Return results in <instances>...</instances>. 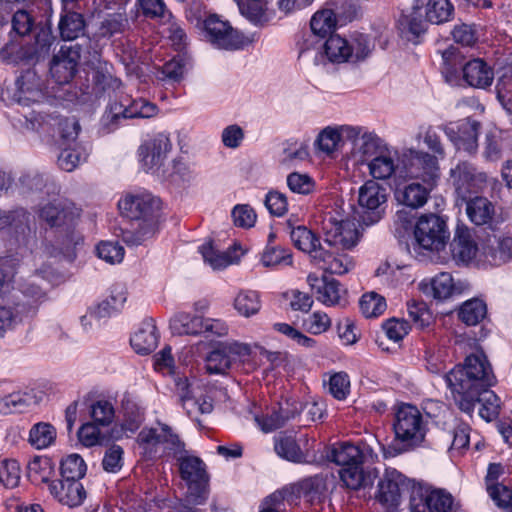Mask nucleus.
I'll list each match as a JSON object with an SVG mask.
<instances>
[{
    "instance_id": "obj_51",
    "label": "nucleus",
    "mask_w": 512,
    "mask_h": 512,
    "mask_svg": "<svg viewBox=\"0 0 512 512\" xmlns=\"http://www.w3.org/2000/svg\"><path fill=\"white\" fill-rule=\"evenodd\" d=\"M487 315L486 304L479 299L468 300L459 309V319L468 326L479 324Z\"/></svg>"
},
{
    "instance_id": "obj_55",
    "label": "nucleus",
    "mask_w": 512,
    "mask_h": 512,
    "mask_svg": "<svg viewBox=\"0 0 512 512\" xmlns=\"http://www.w3.org/2000/svg\"><path fill=\"white\" fill-rule=\"evenodd\" d=\"M86 471L87 465L78 454H70L61 461V479L80 480L85 476Z\"/></svg>"
},
{
    "instance_id": "obj_29",
    "label": "nucleus",
    "mask_w": 512,
    "mask_h": 512,
    "mask_svg": "<svg viewBox=\"0 0 512 512\" xmlns=\"http://www.w3.org/2000/svg\"><path fill=\"white\" fill-rule=\"evenodd\" d=\"M433 187L425 183L411 182L403 186L398 185L394 196L399 204L407 208L417 209L425 205Z\"/></svg>"
},
{
    "instance_id": "obj_61",
    "label": "nucleus",
    "mask_w": 512,
    "mask_h": 512,
    "mask_svg": "<svg viewBox=\"0 0 512 512\" xmlns=\"http://www.w3.org/2000/svg\"><path fill=\"white\" fill-rule=\"evenodd\" d=\"M157 230V227L151 224L137 223V226L132 229L122 230V241L128 246H138L144 241L151 238Z\"/></svg>"
},
{
    "instance_id": "obj_28",
    "label": "nucleus",
    "mask_w": 512,
    "mask_h": 512,
    "mask_svg": "<svg viewBox=\"0 0 512 512\" xmlns=\"http://www.w3.org/2000/svg\"><path fill=\"white\" fill-rule=\"evenodd\" d=\"M450 248L453 259L465 264L476 256L478 250L471 231L464 225H457Z\"/></svg>"
},
{
    "instance_id": "obj_32",
    "label": "nucleus",
    "mask_w": 512,
    "mask_h": 512,
    "mask_svg": "<svg viewBox=\"0 0 512 512\" xmlns=\"http://www.w3.org/2000/svg\"><path fill=\"white\" fill-rule=\"evenodd\" d=\"M79 214L74 209L60 202H49L39 210V217L50 227L71 226Z\"/></svg>"
},
{
    "instance_id": "obj_21",
    "label": "nucleus",
    "mask_w": 512,
    "mask_h": 512,
    "mask_svg": "<svg viewBox=\"0 0 512 512\" xmlns=\"http://www.w3.org/2000/svg\"><path fill=\"white\" fill-rule=\"evenodd\" d=\"M29 213L22 209H0V240H8L13 244L18 242V235L28 229Z\"/></svg>"
},
{
    "instance_id": "obj_62",
    "label": "nucleus",
    "mask_w": 512,
    "mask_h": 512,
    "mask_svg": "<svg viewBox=\"0 0 512 512\" xmlns=\"http://www.w3.org/2000/svg\"><path fill=\"white\" fill-rule=\"evenodd\" d=\"M488 261L495 266H500L512 259V234L498 241L497 247L488 248L485 252Z\"/></svg>"
},
{
    "instance_id": "obj_33",
    "label": "nucleus",
    "mask_w": 512,
    "mask_h": 512,
    "mask_svg": "<svg viewBox=\"0 0 512 512\" xmlns=\"http://www.w3.org/2000/svg\"><path fill=\"white\" fill-rule=\"evenodd\" d=\"M274 450L276 454L293 463H307L306 454L301 450L296 438L287 432H280L274 436Z\"/></svg>"
},
{
    "instance_id": "obj_12",
    "label": "nucleus",
    "mask_w": 512,
    "mask_h": 512,
    "mask_svg": "<svg viewBox=\"0 0 512 512\" xmlns=\"http://www.w3.org/2000/svg\"><path fill=\"white\" fill-rule=\"evenodd\" d=\"M387 189L374 180L366 181L358 191V205L364 225L370 226L383 217L387 202Z\"/></svg>"
},
{
    "instance_id": "obj_60",
    "label": "nucleus",
    "mask_w": 512,
    "mask_h": 512,
    "mask_svg": "<svg viewBox=\"0 0 512 512\" xmlns=\"http://www.w3.org/2000/svg\"><path fill=\"white\" fill-rule=\"evenodd\" d=\"M431 491L428 486L409 479V484L405 492L410 493L411 512H426V500Z\"/></svg>"
},
{
    "instance_id": "obj_13",
    "label": "nucleus",
    "mask_w": 512,
    "mask_h": 512,
    "mask_svg": "<svg viewBox=\"0 0 512 512\" xmlns=\"http://www.w3.org/2000/svg\"><path fill=\"white\" fill-rule=\"evenodd\" d=\"M403 165L401 173L415 179H421L429 186H435L439 178V166L437 156L427 152L409 149L402 155Z\"/></svg>"
},
{
    "instance_id": "obj_9",
    "label": "nucleus",
    "mask_w": 512,
    "mask_h": 512,
    "mask_svg": "<svg viewBox=\"0 0 512 512\" xmlns=\"http://www.w3.org/2000/svg\"><path fill=\"white\" fill-rule=\"evenodd\" d=\"M324 244L335 255H345L339 250H350L359 240V231L353 220L337 219L334 216L325 217L323 221Z\"/></svg>"
},
{
    "instance_id": "obj_45",
    "label": "nucleus",
    "mask_w": 512,
    "mask_h": 512,
    "mask_svg": "<svg viewBox=\"0 0 512 512\" xmlns=\"http://www.w3.org/2000/svg\"><path fill=\"white\" fill-rule=\"evenodd\" d=\"M317 37L312 32L303 35L302 41L298 43L299 59H311L314 65L325 64V56L322 51L323 43Z\"/></svg>"
},
{
    "instance_id": "obj_56",
    "label": "nucleus",
    "mask_w": 512,
    "mask_h": 512,
    "mask_svg": "<svg viewBox=\"0 0 512 512\" xmlns=\"http://www.w3.org/2000/svg\"><path fill=\"white\" fill-rule=\"evenodd\" d=\"M427 20H423L420 10H415L410 14H402L398 19V27L402 33H408L413 38H418L427 30Z\"/></svg>"
},
{
    "instance_id": "obj_5",
    "label": "nucleus",
    "mask_w": 512,
    "mask_h": 512,
    "mask_svg": "<svg viewBox=\"0 0 512 512\" xmlns=\"http://www.w3.org/2000/svg\"><path fill=\"white\" fill-rule=\"evenodd\" d=\"M141 453L146 459L152 460L161 455V448L168 454L177 456L184 451L185 443L173 432L172 428L159 423V429L144 427L136 439Z\"/></svg>"
},
{
    "instance_id": "obj_1",
    "label": "nucleus",
    "mask_w": 512,
    "mask_h": 512,
    "mask_svg": "<svg viewBox=\"0 0 512 512\" xmlns=\"http://www.w3.org/2000/svg\"><path fill=\"white\" fill-rule=\"evenodd\" d=\"M447 387L450 389L456 404L469 410L483 387L496 384V377L491 364L483 352L468 355L463 364L456 365L444 375Z\"/></svg>"
},
{
    "instance_id": "obj_50",
    "label": "nucleus",
    "mask_w": 512,
    "mask_h": 512,
    "mask_svg": "<svg viewBox=\"0 0 512 512\" xmlns=\"http://www.w3.org/2000/svg\"><path fill=\"white\" fill-rule=\"evenodd\" d=\"M337 22L332 15V12L327 6L317 11L311 18L310 28L311 32L318 36L320 39H324L327 36L333 35L332 33L336 29Z\"/></svg>"
},
{
    "instance_id": "obj_34",
    "label": "nucleus",
    "mask_w": 512,
    "mask_h": 512,
    "mask_svg": "<svg viewBox=\"0 0 512 512\" xmlns=\"http://www.w3.org/2000/svg\"><path fill=\"white\" fill-rule=\"evenodd\" d=\"M126 293L122 287H114L107 299L89 310L91 319L100 321L118 313L126 302Z\"/></svg>"
},
{
    "instance_id": "obj_3",
    "label": "nucleus",
    "mask_w": 512,
    "mask_h": 512,
    "mask_svg": "<svg viewBox=\"0 0 512 512\" xmlns=\"http://www.w3.org/2000/svg\"><path fill=\"white\" fill-rule=\"evenodd\" d=\"M178 469L181 479L186 483L187 492L181 512H201L191 505H202L209 495V474L205 462L194 455H188L184 451L177 456Z\"/></svg>"
},
{
    "instance_id": "obj_16",
    "label": "nucleus",
    "mask_w": 512,
    "mask_h": 512,
    "mask_svg": "<svg viewBox=\"0 0 512 512\" xmlns=\"http://www.w3.org/2000/svg\"><path fill=\"white\" fill-rule=\"evenodd\" d=\"M81 58L79 44L61 46L50 62V74L59 85L68 84L75 77Z\"/></svg>"
},
{
    "instance_id": "obj_23",
    "label": "nucleus",
    "mask_w": 512,
    "mask_h": 512,
    "mask_svg": "<svg viewBox=\"0 0 512 512\" xmlns=\"http://www.w3.org/2000/svg\"><path fill=\"white\" fill-rule=\"evenodd\" d=\"M469 87L489 88L494 80L493 68L481 58H473L462 66V78Z\"/></svg>"
},
{
    "instance_id": "obj_17",
    "label": "nucleus",
    "mask_w": 512,
    "mask_h": 512,
    "mask_svg": "<svg viewBox=\"0 0 512 512\" xmlns=\"http://www.w3.org/2000/svg\"><path fill=\"white\" fill-rule=\"evenodd\" d=\"M451 177L457 195L467 200L472 194L478 193L486 183V173L479 171L469 162H460L451 169Z\"/></svg>"
},
{
    "instance_id": "obj_35",
    "label": "nucleus",
    "mask_w": 512,
    "mask_h": 512,
    "mask_svg": "<svg viewBox=\"0 0 512 512\" xmlns=\"http://www.w3.org/2000/svg\"><path fill=\"white\" fill-rule=\"evenodd\" d=\"M504 473V467L500 463H490L485 477L486 490L493 501L504 502L512 497V490L499 483V478Z\"/></svg>"
},
{
    "instance_id": "obj_2",
    "label": "nucleus",
    "mask_w": 512,
    "mask_h": 512,
    "mask_svg": "<svg viewBox=\"0 0 512 512\" xmlns=\"http://www.w3.org/2000/svg\"><path fill=\"white\" fill-rule=\"evenodd\" d=\"M291 241L294 246L309 254L311 261L330 274L342 275L352 269L354 263L348 255H335L322 243L319 237L304 225L295 226L291 219L287 220Z\"/></svg>"
},
{
    "instance_id": "obj_48",
    "label": "nucleus",
    "mask_w": 512,
    "mask_h": 512,
    "mask_svg": "<svg viewBox=\"0 0 512 512\" xmlns=\"http://www.w3.org/2000/svg\"><path fill=\"white\" fill-rule=\"evenodd\" d=\"M112 66L105 64L98 66L93 70L92 82L94 89L99 93H110L116 91L122 85L119 78L111 72Z\"/></svg>"
},
{
    "instance_id": "obj_44",
    "label": "nucleus",
    "mask_w": 512,
    "mask_h": 512,
    "mask_svg": "<svg viewBox=\"0 0 512 512\" xmlns=\"http://www.w3.org/2000/svg\"><path fill=\"white\" fill-rule=\"evenodd\" d=\"M35 395L31 392H14L0 399V413H22L31 405L36 404Z\"/></svg>"
},
{
    "instance_id": "obj_27",
    "label": "nucleus",
    "mask_w": 512,
    "mask_h": 512,
    "mask_svg": "<svg viewBox=\"0 0 512 512\" xmlns=\"http://www.w3.org/2000/svg\"><path fill=\"white\" fill-rule=\"evenodd\" d=\"M490 388L491 387H483V389L481 388V390L478 391L479 393L474 397L475 399L471 401L472 405L469 410H465L460 404H457L458 408L471 416L476 404H480V417L487 422L495 420L500 414L501 400Z\"/></svg>"
},
{
    "instance_id": "obj_38",
    "label": "nucleus",
    "mask_w": 512,
    "mask_h": 512,
    "mask_svg": "<svg viewBox=\"0 0 512 512\" xmlns=\"http://www.w3.org/2000/svg\"><path fill=\"white\" fill-rule=\"evenodd\" d=\"M239 11L249 22L256 26H264L269 22L266 0H235Z\"/></svg>"
},
{
    "instance_id": "obj_30",
    "label": "nucleus",
    "mask_w": 512,
    "mask_h": 512,
    "mask_svg": "<svg viewBox=\"0 0 512 512\" xmlns=\"http://www.w3.org/2000/svg\"><path fill=\"white\" fill-rule=\"evenodd\" d=\"M339 475L347 488L358 490L372 486L374 480L379 475V471L373 467L364 468L363 464H356L341 468Z\"/></svg>"
},
{
    "instance_id": "obj_59",
    "label": "nucleus",
    "mask_w": 512,
    "mask_h": 512,
    "mask_svg": "<svg viewBox=\"0 0 512 512\" xmlns=\"http://www.w3.org/2000/svg\"><path fill=\"white\" fill-rule=\"evenodd\" d=\"M235 309L243 316L257 314L261 308L259 294L256 291H241L234 300Z\"/></svg>"
},
{
    "instance_id": "obj_49",
    "label": "nucleus",
    "mask_w": 512,
    "mask_h": 512,
    "mask_svg": "<svg viewBox=\"0 0 512 512\" xmlns=\"http://www.w3.org/2000/svg\"><path fill=\"white\" fill-rule=\"evenodd\" d=\"M56 429L46 422L34 424L29 432V443L36 449H45L51 446L56 440Z\"/></svg>"
},
{
    "instance_id": "obj_41",
    "label": "nucleus",
    "mask_w": 512,
    "mask_h": 512,
    "mask_svg": "<svg viewBox=\"0 0 512 512\" xmlns=\"http://www.w3.org/2000/svg\"><path fill=\"white\" fill-rule=\"evenodd\" d=\"M329 461L345 468L348 466L361 464V451L358 446L345 442L339 446H334L327 454Z\"/></svg>"
},
{
    "instance_id": "obj_6",
    "label": "nucleus",
    "mask_w": 512,
    "mask_h": 512,
    "mask_svg": "<svg viewBox=\"0 0 512 512\" xmlns=\"http://www.w3.org/2000/svg\"><path fill=\"white\" fill-rule=\"evenodd\" d=\"M393 430L396 440L406 448H414L424 441L427 427L416 406L401 404L394 415Z\"/></svg>"
},
{
    "instance_id": "obj_53",
    "label": "nucleus",
    "mask_w": 512,
    "mask_h": 512,
    "mask_svg": "<svg viewBox=\"0 0 512 512\" xmlns=\"http://www.w3.org/2000/svg\"><path fill=\"white\" fill-rule=\"evenodd\" d=\"M186 65L187 60L178 55L157 70V79L167 83H179L183 79Z\"/></svg>"
},
{
    "instance_id": "obj_46",
    "label": "nucleus",
    "mask_w": 512,
    "mask_h": 512,
    "mask_svg": "<svg viewBox=\"0 0 512 512\" xmlns=\"http://www.w3.org/2000/svg\"><path fill=\"white\" fill-rule=\"evenodd\" d=\"M337 24L344 25L358 16L360 7L356 0H330L326 3Z\"/></svg>"
},
{
    "instance_id": "obj_10",
    "label": "nucleus",
    "mask_w": 512,
    "mask_h": 512,
    "mask_svg": "<svg viewBox=\"0 0 512 512\" xmlns=\"http://www.w3.org/2000/svg\"><path fill=\"white\" fill-rule=\"evenodd\" d=\"M121 213L139 223L158 226L160 200L150 193L128 194L118 202Z\"/></svg>"
},
{
    "instance_id": "obj_54",
    "label": "nucleus",
    "mask_w": 512,
    "mask_h": 512,
    "mask_svg": "<svg viewBox=\"0 0 512 512\" xmlns=\"http://www.w3.org/2000/svg\"><path fill=\"white\" fill-rule=\"evenodd\" d=\"M123 120H126L123 114V102L110 104L100 119L99 133L105 135L114 132Z\"/></svg>"
},
{
    "instance_id": "obj_36",
    "label": "nucleus",
    "mask_w": 512,
    "mask_h": 512,
    "mask_svg": "<svg viewBox=\"0 0 512 512\" xmlns=\"http://www.w3.org/2000/svg\"><path fill=\"white\" fill-rule=\"evenodd\" d=\"M275 234L270 233L268 243L262 253L261 261L265 267L292 265L293 257L290 249L275 244Z\"/></svg>"
},
{
    "instance_id": "obj_52",
    "label": "nucleus",
    "mask_w": 512,
    "mask_h": 512,
    "mask_svg": "<svg viewBox=\"0 0 512 512\" xmlns=\"http://www.w3.org/2000/svg\"><path fill=\"white\" fill-rule=\"evenodd\" d=\"M407 313L413 325L420 330L428 328L433 323V314L422 300H409Z\"/></svg>"
},
{
    "instance_id": "obj_42",
    "label": "nucleus",
    "mask_w": 512,
    "mask_h": 512,
    "mask_svg": "<svg viewBox=\"0 0 512 512\" xmlns=\"http://www.w3.org/2000/svg\"><path fill=\"white\" fill-rule=\"evenodd\" d=\"M204 318L201 316L180 313L170 323L173 334L199 335L204 333Z\"/></svg>"
},
{
    "instance_id": "obj_8",
    "label": "nucleus",
    "mask_w": 512,
    "mask_h": 512,
    "mask_svg": "<svg viewBox=\"0 0 512 512\" xmlns=\"http://www.w3.org/2000/svg\"><path fill=\"white\" fill-rule=\"evenodd\" d=\"M409 478L394 468H386L383 475L379 477L374 501L381 512H399L402 495L407 489Z\"/></svg>"
},
{
    "instance_id": "obj_58",
    "label": "nucleus",
    "mask_w": 512,
    "mask_h": 512,
    "mask_svg": "<svg viewBox=\"0 0 512 512\" xmlns=\"http://www.w3.org/2000/svg\"><path fill=\"white\" fill-rule=\"evenodd\" d=\"M21 467L17 460L0 458V484L5 488H15L21 479Z\"/></svg>"
},
{
    "instance_id": "obj_64",
    "label": "nucleus",
    "mask_w": 512,
    "mask_h": 512,
    "mask_svg": "<svg viewBox=\"0 0 512 512\" xmlns=\"http://www.w3.org/2000/svg\"><path fill=\"white\" fill-rule=\"evenodd\" d=\"M497 98L503 107L512 113V74L504 69L496 84Z\"/></svg>"
},
{
    "instance_id": "obj_11",
    "label": "nucleus",
    "mask_w": 512,
    "mask_h": 512,
    "mask_svg": "<svg viewBox=\"0 0 512 512\" xmlns=\"http://www.w3.org/2000/svg\"><path fill=\"white\" fill-rule=\"evenodd\" d=\"M204 30L213 45L226 50L243 49L254 41V35L243 34L234 29L227 21L219 19L217 15H210L206 18Z\"/></svg>"
},
{
    "instance_id": "obj_18",
    "label": "nucleus",
    "mask_w": 512,
    "mask_h": 512,
    "mask_svg": "<svg viewBox=\"0 0 512 512\" xmlns=\"http://www.w3.org/2000/svg\"><path fill=\"white\" fill-rule=\"evenodd\" d=\"M480 123L466 118L444 126L443 131L457 150L475 153L478 148Z\"/></svg>"
},
{
    "instance_id": "obj_57",
    "label": "nucleus",
    "mask_w": 512,
    "mask_h": 512,
    "mask_svg": "<svg viewBox=\"0 0 512 512\" xmlns=\"http://www.w3.org/2000/svg\"><path fill=\"white\" fill-rule=\"evenodd\" d=\"M158 111L156 104L144 98L133 99L129 104L123 103V114L126 119L151 118L156 116Z\"/></svg>"
},
{
    "instance_id": "obj_19",
    "label": "nucleus",
    "mask_w": 512,
    "mask_h": 512,
    "mask_svg": "<svg viewBox=\"0 0 512 512\" xmlns=\"http://www.w3.org/2000/svg\"><path fill=\"white\" fill-rule=\"evenodd\" d=\"M172 148L169 135L159 132L145 140L138 148V156L146 172L162 165Z\"/></svg>"
},
{
    "instance_id": "obj_63",
    "label": "nucleus",
    "mask_w": 512,
    "mask_h": 512,
    "mask_svg": "<svg viewBox=\"0 0 512 512\" xmlns=\"http://www.w3.org/2000/svg\"><path fill=\"white\" fill-rule=\"evenodd\" d=\"M359 307L366 318H371L380 316L386 310L387 304L384 297L370 292L360 298Z\"/></svg>"
},
{
    "instance_id": "obj_47",
    "label": "nucleus",
    "mask_w": 512,
    "mask_h": 512,
    "mask_svg": "<svg viewBox=\"0 0 512 512\" xmlns=\"http://www.w3.org/2000/svg\"><path fill=\"white\" fill-rule=\"evenodd\" d=\"M426 20L432 24H443L453 19L454 6L449 0H428Z\"/></svg>"
},
{
    "instance_id": "obj_39",
    "label": "nucleus",
    "mask_w": 512,
    "mask_h": 512,
    "mask_svg": "<svg viewBox=\"0 0 512 512\" xmlns=\"http://www.w3.org/2000/svg\"><path fill=\"white\" fill-rule=\"evenodd\" d=\"M85 26L86 23L82 14L78 12H66L61 15L58 29L64 41H72L84 34Z\"/></svg>"
},
{
    "instance_id": "obj_15",
    "label": "nucleus",
    "mask_w": 512,
    "mask_h": 512,
    "mask_svg": "<svg viewBox=\"0 0 512 512\" xmlns=\"http://www.w3.org/2000/svg\"><path fill=\"white\" fill-rule=\"evenodd\" d=\"M51 0H33L30 10H18L12 17V29L19 36L28 34L34 26L50 27Z\"/></svg>"
},
{
    "instance_id": "obj_43",
    "label": "nucleus",
    "mask_w": 512,
    "mask_h": 512,
    "mask_svg": "<svg viewBox=\"0 0 512 512\" xmlns=\"http://www.w3.org/2000/svg\"><path fill=\"white\" fill-rule=\"evenodd\" d=\"M441 73L447 83L450 85H457L460 78V71L462 72L461 56L453 47L445 49L442 54Z\"/></svg>"
},
{
    "instance_id": "obj_22",
    "label": "nucleus",
    "mask_w": 512,
    "mask_h": 512,
    "mask_svg": "<svg viewBox=\"0 0 512 512\" xmlns=\"http://www.w3.org/2000/svg\"><path fill=\"white\" fill-rule=\"evenodd\" d=\"M307 282L316 299L326 306L340 304L341 296L346 292L338 280L325 275L318 277L315 274H309Z\"/></svg>"
},
{
    "instance_id": "obj_25",
    "label": "nucleus",
    "mask_w": 512,
    "mask_h": 512,
    "mask_svg": "<svg viewBox=\"0 0 512 512\" xmlns=\"http://www.w3.org/2000/svg\"><path fill=\"white\" fill-rule=\"evenodd\" d=\"M50 493L62 504L69 507H76L83 503L86 498V491L80 480L61 479L51 481L49 484Z\"/></svg>"
},
{
    "instance_id": "obj_20",
    "label": "nucleus",
    "mask_w": 512,
    "mask_h": 512,
    "mask_svg": "<svg viewBox=\"0 0 512 512\" xmlns=\"http://www.w3.org/2000/svg\"><path fill=\"white\" fill-rule=\"evenodd\" d=\"M250 354V348L245 344L233 343L221 346L211 351L206 357V371L209 374L224 375L236 362L237 357Z\"/></svg>"
},
{
    "instance_id": "obj_7",
    "label": "nucleus",
    "mask_w": 512,
    "mask_h": 512,
    "mask_svg": "<svg viewBox=\"0 0 512 512\" xmlns=\"http://www.w3.org/2000/svg\"><path fill=\"white\" fill-rule=\"evenodd\" d=\"M414 249L440 251L445 248L450 232L446 220L436 214H424L416 222L413 230Z\"/></svg>"
},
{
    "instance_id": "obj_24",
    "label": "nucleus",
    "mask_w": 512,
    "mask_h": 512,
    "mask_svg": "<svg viewBox=\"0 0 512 512\" xmlns=\"http://www.w3.org/2000/svg\"><path fill=\"white\" fill-rule=\"evenodd\" d=\"M179 400L187 415L194 419L197 414H209L213 411L212 400L206 396L195 397L187 378L176 382Z\"/></svg>"
},
{
    "instance_id": "obj_14",
    "label": "nucleus",
    "mask_w": 512,
    "mask_h": 512,
    "mask_svg": "<svg viewBox=\"0 0 512 512\" xmlns=\"http://www.w3.org/2000/svg\"><path fill=\"white\" fill-rule=\"evenodd\" d=\"M319 486L320 481L315 478L305 479L299 485L285 486L265 498L260 512H284L286 504L294 503L301 493L313 499L319 493Z\"/></svg>"
},
{
    "instance_id": "obj_26",
    "label": "nucleus",
    "mask_w": 512,
    "mask_h": 512,
    "mask_svg": "<svg viewBox=\"0 0 512 512\" xmlns=\"http://www.w3.org/2000/svg\"><path fill=\"white\" fill-rule=\"evenodd\" d=\"M344 137L353 144V148L363 157H371L381 146V139L374 133L364 131L362 127L342 126Z\"/></svg>"
},
{
    "instance_id": "obj_37",
    "label": "nucleus",
    "mask_w": 512,
    "mask_h": 512,
    "mask_svg": "<svg viewBox=\"0 0 512 512\" xmlns=\"http://www.w3.org/2000/svg\"><path fill=\"white\" fill-rule=\"evenodd\" d=\"M466 213L470 221L477 226L487 224L491 221L494 214V206L485 197L475 196L465 200Z\"/></svg>"
},
{
    "instance_id": "obj_31",
    "label": "nucleus",
    "mask_w": 512,
    "mask_h": 512,
    "mask_svg": "<svg viewBox=\"0 0 512 512\" xmlns=\"http://www.w3.org/2000/svg\"><path fill=\"white\" fill-rule=\"evenodd\" d=\"M159 341V333L152 318H146L131 336L130 344L136 353L147 355L153 352Z\"/></svg>"
},
{
    "instance_id": "obj_40",
    "label": "nucleus",
    "mask_w": 512,
    "mask_h": 512,
    "mask_svg": "<svg viewBox=\"0 0 512 512\" xmlns=\"http://www.w3.org/2000/svg\"><path fill=\"white\" fill-rule=\"evenodd\" d=\"M323 54L325 61L332 63H343L350 60L351 50L349 42L338 34L330 35L323 43Z\"/></svg>"
},
{
    "instance_id": "obj_4",
    "label": "nucleus",
    "mask_w": 512,
    "mask_h": 512,
    "mask_svg": "<svg viewBox=\"0 0 512 512\" xmlns=\"http://www.w3.org/2000/svg\"><path fill=\"white\" fill-rule=\"evenodd\" d=\"M56 41L49 27H42L33 42L10 41L0 49V61L6 64L33 65L46 58Z\"/></svg>"
}]
</instances>
